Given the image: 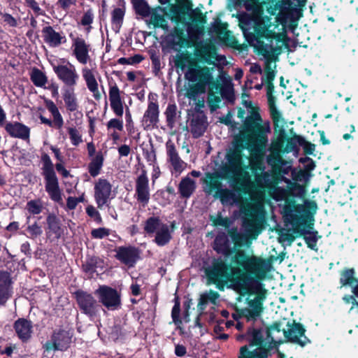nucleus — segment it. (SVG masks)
Masks as SVG:
<instances>
[{
    "label": "nucleus",
    "mask_w": 358,
    "mask_h": 358,
    "mask_svg": "<svg viewBox=\"0 0 358 358\" xmlns=\"http://www.w3.org/2000/svg\"><path fill=\"white\" fill-rule=\"evenodd\" d=\"M247 11L250 13H244L239 16V25L241 29L253 26L255 34H256L257 24L261 23L264 16V10L255 8Z\"/></svg>",
    "instance_id": "nucleus-25"
},
{
    "label": "nucleus",
    "mask_w": 358,
    "mask_h": 358,
    "mask_svg": "<svg viewBox=\"0 0 358 358\" xmlns=\"http://www.w3.org/2000/svg\"><path fill=\"white\" fill-rule=\"evenodd\" d=\"M48 225V233L54 234L55 238L59 239L64 234V229L62 227L60 219L54 213H49L46 217Z\"/></svg>",
    "instance_id": "nucleus-37"
},
{
    "label": "nucleus",
    "mask_w": 358,
    "mask_h": 358,
    "mask_svg": "<svg viewBox=\"0 0 358 358\" xmlns=\"http://www.w3.org/2000/svg\"><path fill=\"white\" fill-rule=\"evenodd\" d=\"M256 256L245 251H236L230 257L229 262L225 257L214 258L211 265L205 271L208 282L220 290L228 282L238 288Z\"/></svg>",
    "instance_id": "nucleus-2"
},
{
    "label": "nucleus",
    "mask_w": 358,
    "mask_h": 358,
    "mask_svg": "<svg viewBox=\"0 0 358 358\" xmlns=\"http://www.w3.org/2000/svg\"><path fill=\"white\" fill-rule=\"evenodd\" d=\"M358 278L353 267H345L340 272L339 282L341 287H350L357 282Z\"/></svg>",
    "instance_id": "nucleus-43"
},
{
    "label": "nucleus",
    "mask_w": 358,
    "mask_h": 358,
    "mask_svg": "<svg viewBox=\"0 0 358 358\" xmlns=\"http://www.w3.org/2000/svg\"><path fill=\"white\" fill-rule=\"evenodd\" d=\"M199 13L200 10L192 9V1L190 0H176V3L169 6L170 20L177 25H185Z\"/></svg>",
    "instance_id": "nucleus-11"
},
{
    "label": "nucleus",
    "mask_w": 358,
    "mask_h": 358,
    "mask_svg": "<svg viewBox=\"0 0 358 358\" xmlns=\"http://www.w3.org/2000/svg\"><path fill=\"white\" fill-rule=\"evenodd\" d=\"M185 95L189 99V105L192 108L188 110L189 119L190 133L193 138H198L206 132L208 127V118L202 110L205 107L204 97L202 94L206 91H185Z\"/></svg>",
    "instance_id": "nucleus-7"
},
{
    "label": "nucleus",
    "mask_w": 358,
    "mask_h": 358,
    "mask_svg": "<svg viewBox=\"0 0 358 358\" xmlns=\"http://www.w3.org/2000/svg\"><path fill=\"white\" fill-rule=\"evenodd\" d=\"M11 284L9 272L0 271V306H4L9 299Z\"/></svg>",
    "instance_id": "nucleus-35"
},
{
    "label": "nucleus",
    "mask_w": 358,
    "mask_h": 358,
    "mask_svg": "<svg viewBox=\"0 0 358 358\" xmlns=\"http://www.w3.org/2000/svg\"><path fill=\"white\" fill-rule=\"evenodd\" d=\"M131 3L136 15L143 17L150 15L151 7L146 0H131Z\"/></svg>",
    "instance_id": "nucleus-50"
},
{
    "label": "nucleus",
    "mask_w": 358,
    "mask_h": 358,
    "mask_svg": "<svg viewBox=\"0 0 358 358\" xmlns=\"http://www.w3.org/2000/svg\"><path fill=\"white\" fill-rule=\"evenodd\" d=\"M272 25H273V23L271 22V17L264 15L260 23L257 24V31L255 35H254V38L258 43V46H257L258 53L264 57L268 53V50L267 45L261 41L262 38H265L271 42L273 40L277 41H281L280 34L269 29Z\"/></svg>",
    "instance_id": "nucleus-12"
},
{
    "label": "nucleus",
    "mask_w": 358,
    "mask_h": 358,
    "mask_svg": "<svg viewBox=\"0 0 358 358\" xmlns=\"http://www.w3.org/2000/svg\"><path fill=\"white\" fill-rule=\"evenodd\" d=\"M42 163L41 175L44 180L45 191L52 201L56 203L62 201V191L55 170L63 178L71 177L70 171L64 166V163H55L54 164L50 157L47 153H42L41 156Z\"/></svg>",
    "instance_id": "nucleus-5"
},
{
    "label": "nucleus",
    "mask_w": 358,
    "mask_h": 358,
    "mask_svg": "<svg viewBox=\"0 0 358 358\" xmlns=\"http://www.w3.org/2000/svg\"><path fill=\"white\" fill-rule=\"evenodd\" d=\"M243 226L248 232L252 233L253 238H256L261 231L257 220L254 218L245 219Z\"/></svg>",
    "instance_id": "nucleus-60"
},
{
    "label": "nucleus",
    "mask_w": 358,
    "mask_h": 358,
    "mask_svg": "<svg viewBox=\"0 0 358 358\" xmlns=\"http://www.w3.org/2000/svg\"><path fill=\"white\" fill-rule=\"evenodd\" d=\"M43 41L50 47H58L66 43V38L62 33L57 32L52 26L48 25L42 29Z\"/></svg>",
    "instance_id": "nucleus-31"
},
{
    "label": "nucleus",
    "mask_w": 358,
    "mask_h": 358,
    "mask_svg": "<svg viewBox=\"0 0 358 358\" xmlns=\"http://www.w3.org/2000/svg\"><path fill=\"white\" fill-rule=\"evenodd\" d=\"M100 259L96 256H88L82 264V270L84 273L93 275L96 272Z\"/></svg>",
    "instance_id": "nucleus-49"
},
{
    "label": "nucleus",
    "mask_w": 358,
    "mask_h": 358,
    "mask_svg": "<svg viewBox=\"0 0 358 358\" xmlns=\"http://www.w3.org/2000/svg\"><path fill=\"white\" fill-rule=\"evenodd\" d=\"M14 330L23 343H27L33 335V323L25 318H19L13 323Z\"/></svg>",
    "instance_id": "nucleus-30"
},
{
    "label": "nucleus",
    "mask_w": 358,
    "mask_h": 358,
    "mask_svg": "<svg viewBox=\"0 0 358 358\" xmlns=\"http://www.w3.org/2000/svg\"><path fill=\"white\" fill-rule=\"evenodd\" d=\"M103 161L104 158L101 151L97 152L96 155L92 157L87 166L89 173L92 177L96 178L100 174L103 165Z\"/></svg>",
    "instance_id": "nucleus-46"
},
{
    "label": "nucleus",
    "mask_w": 358,
    "mask_h": 358,
    "mask_svg": "<svg viewBox=\"0 0 358 358\" xmlns=\"http://www.w3.org/2000/svg\"><path fill=\"white\" fill-rule=\"evenodd\" d=\"M162 224L159 216H150L145 220L144 230L148 234H152L159 230Z\"/></svg>",
    "instance_id": "nucleus-51"
},
{
    "label": "nucleus",
    "mask_w": 358,
    "mask_h": 358,
    "mask_svg": "<svg viewBox=\"0 0 358 358\" xmlns=\"http://www.w3.org/2000/svg\"><path fill=\"white\" fill-rule=\"evenodd\" d=\"M228 235L234 243L232 249L234 251L242 250L241 248L244 244L248 245V243H250V241H248V236L244 234L240 233L237 227L229 229L228 230Z\"/></svg>",
    "instance_id": "nucleus-42"
},
{
    "label": "nucleus",
    "mask_w": 358,
    "mask_h": 358,
    "mask_svg": "<svg viewBox=\"0 0 358 358\" xmlns=\"http://www.w3.org/2000/svg\"><path fill=\"white\" fill-rule=\"evenodd\" d=\"M167 125L169 129L175 127L177 115V107L175 104H168L165 111Z\"/></svg>",
    "instance_id": "nucleus-59"
},
{
    "label": "nucleus",
    "mask_w": 358,
    "mask_h": 358,
    "mask_svg": "<svg viewBox=\"0 0 358 358\" xmlns=\"http://www.w3.org/2000/svg\"><path fill=\"white\" fill-rule=\"evenodd\" d=\"M265 2L268 4V14L275 16L277 27L285 25L288 20L296 25V21L303 16L307 0H266Z\"/></svg>",
    "instance_id": "nucleus-6"
},
{
    "label": "nucleus",
    "mask_w": 358,
    "mask_h": 358,
    "mask_svg": "<svg viewBox=\"0 0 358 358\" xmlns=\"http://www.w3.org/2000/svg\"><path fill=\"white\" fill-rule=\"evenodd\" d=\"M301 224V223L299 226H294L295 228L294 229V232L298 234L299 236H303L306 243V245L308 248L317 250V242L318 238L321 236H317L318 232L317 231H309L305 229H300L299 227Z\"/></svg>",
    "instance_id": "nucleus-40"
},
{
    "label": "nucleus",
    "mask_w": 358,
    "mask_h": 358,
    "mask_svg": "<svg viewBox=\"0 0 358 358\" xmlns=\"http://www.w3.org/2000/svg\"><path fill=\"white\" fill-rule=\"evenodd\" d=\"M171 236L169 226L167 224H162L159 230L156 232V235L154 241L157 243V245L163 247L166 245L170 242Z\"/></svg>",
    "instance_id": "nucleus-47"
},
{
    "label": "nucleus",
    "mask_w": 358,
    "mask_h": 358,
    "mask_svg": "<svg viewBox=\"0 0 358 358\" xmlns=\"http://www.w3.org/2000/svg\"><path fill=\"white\" fill-rule=\"evenodd\" d=\"M247 334L249 335V342L250 346H258L261 348L264 345V338L261 329H255L253 327L247 329Z\"/></svg>",
    "instance_id": "nucleus-48"
},
{
    "label": "nucleus",
    "mask_w": 358,
    "mask_h": 358,
    "mask_svg": "<svg viewBox=\"0 0 358 358\" xmlns=\"http://www.w3.org/2000/svg\"><path fill=\"white\" fill-rule=\"evenodd\" d=\"M124 10L122 8L117 7L115 8L111 13V22L113 24V29L116 33L120 31L122 22H124Z\"/></svg>",
    "instance_id": "nucleus-52"
},
{
    "label": "nucleus",
    "mask_w": 358,
    "mask_h": 358,
    "mask_svg": "<svg viewBox=\"0 0 358 358\" xmlns=\"http://www.w3.org/2000/svg\"><path fill=\"white\" fill-rule=\"evenodd\" d=\"M282 322L280 321H275L273 322L270 326L266 328V339H270L272 341L275 346H279L285 343V340H275L273 336V332L277 331L280 332L282 331Z\"/></svg>",
    "instance_id": "nucleus-53"
},
{
    "label": "nucleus",
    "mask_w": 358,
    "mask_h": 358,
    "mask_svg": "<svg viewBox=\"0 0 358 358\" xmlns=\"http://www.w3.org/2000/svg\"><path fill=\"white\" fill-rule=\"evenodd\" d=\"M53 71L66 87L71 89L76 87L79 80V75L76 72L74 65L70 63H69V65H55L53 66Z\"/></svg>",
    "instance_id": "nucleus-19"
},
{
    "label": "nucleus",
    "mask_w": 358,
    "mask_h": 358,
    "mask_svg": "<svg viewBox=\"0 0 358 358\" xmlns=\"http://www.w3.org/2000/svg\"><path fill=\"white\" fill-rule=\"evenodd\" d=\"M248 304L250 308L240 309V317H244L248 321L256 320L263 310V304L255 299L248 300Z\"/></svg>",
    "instance_id": "nucleus-34"
},
{
    "label": "nucleus",
    "mask_w": 358,
    "mask_h": 358,
    "mask_svg": "<svg viewBox=\"0 0 358 358\" xmlns=\"http://www.w3.org/2000/svg\"><path fill=\"white\" fill-rule=\"evenodd\" d=\"M299 138H302L301 136L294 134L292 137H286V141L284 146V154H287L294 150H298V141Z\"/></svg>",
    "instance_id": "nucleus-61"
},
{
    "label": "nucleus",
    "mask_w": 358,
    "mask_h": 358,
    "mask_svg": "<svg viewBox=\"0 0 358 358\" xmlns=\"http://www.w3.org/2000/svg\"><path fill=\"white\" fill-rule=\"evenodd\" d=\"M63 99L66 108L69 111L75 112L78 110V99L73 91H65Z\"/></svg>",
    "instance_id": "nucleus-54"
},
{
    "label": "nucleus",
    "mask_w": 358,
    "mask_h": 358,
    "mask_svg": "<svg viewBox=\"0 0 358 358\" xmlns=\"http://www.w3.org/2000/svg\"><path fill=\"white\" fill-rule=\"evenodd\" d=\"M5 129L8 135L13 138L27 140L30 137V128L19 122H7L5 125Z\"/></svg>",
    "instance_id": "nucleus-32"
},
{
    "label": "nucleus",
    "mask_w": 358,
    "mask_h": 358,
    "mask_svg": "<svg viewBox=\"0 0 358 358\" xmlns=\"http://www.w3.org/2000/svg\"><path fill=\"white\" fill-rule=\"evenodd\" d=\"M135 190V197L137 201L143 207L148 206L150 201V188L145 169H143L141 174L137 178Z\"/></svg>",
    "instance_id": "nucleus-23"
},
{
    "label": "nucleus",
    "mask_w": 358,
    "mask_h": 358,
    "mask_svg": "<svg viewBox=\"0 0 358 358\" xmlns=\"http://www.w3.org/2000/svg\"><path fill=\"white\" fill-rule=\"evenodd\" d=\"M269 344L266 346L264 343L262 348L250 351L247 345H244L240 348L239 357L238 358H267L271 355L270 351L275 346L272 340H268Z\"/></svg>",
    "instance_id": "nucleus-29"
},
{
    "label": "nucleus",
    "mask_w": 358,
    "mask_h": 358,
    "mask_svg": "<svg viewBox=\"0 0 358 358\" xmlns=\"http://www.w3.org/2000/svg\"><path fill=\"white\" fill-rule=\"evenodd\" d=\"M154 96H157V94L152 92L149 94L150 101L142 119V124L145 130L157 127L159 122V106L157 102L152 101V99H154Z\"/></svg>",
    "instance_id": "nucleus-21"
},
{
    "label": "nucleus",
    "mask_w": 358,
    "mask_h": 358,
    "mask_svg": "<svg viewBox=\"0 0 358 358\" xmlns=\"http://www.w3.org/2000/svg\"><path fill=\"white\" fill-rule=\"evenodd\" d=\"M213 249L217 253L224 255L225 258L234 255L236 252L231 247L229 235L225 232L217 233L214 238Z\"/></svg>",
    "instance_id": "nucleus-26"
},
{
    "label": "nucleus",
    "mask_w": 358,
    "mask_h": 358,
    "mask_svg": "<svg viewBox=\"0 0 358 358\" xmlns=\"http://www.w3.org/2000/svg\"><path fill=\"white\" fill-rule=\"evenodd\" d=\"M271 171H259L255 178V184L260 192L266 190L271 197L276 201L288 199L287 189L279 186L285 182V176L289 174L291 168L271 167Z\"/></svg>",
    "instance_id": "nucleus-4"
},
{
    "label": "nucleus",
    "mask_w": 358,
    "mask_h": 358,
    "mask_svg": "<svg viewBox=\"0 0 358 358\" xmlns=\"http://www.w3.org/2000/svg\"><path fill=\"white\" fill-rule=\"evenodd\" d=\"M166 145L168 162H170L175 171L182 172L185 169L186 163L179 157L175 144L171 140H168Z\"/></svg>",
    "instance_id": "nucleus-33"
},
{
    "label": "nucleus",
    "mask_w": 358,
    "mask_h": 358,
    "mask_svg": "<svg viewBox=\"0 0 358 358\" xmlns=\"http://www.w3.org/2000/svg\"><path fill=\"white\" fill-rule=\"evenodd\" d=\"M273 257L263 258L256 256L248 272L245 275L239 287L241 292L245 294L252 295L255 293V300L263 304L266 299V289L264 288L262 281L266 279L268 273L272 268Z\"/></svg>",
    "instance_id": "nucleus-3"
},
{
    "label": "nucleus",
    "mask_w": 358,
    "mask_h": 358,
    "mask_svg": "<svg viewBox=\"0 0 358 358\" xmlns=\"http://www.w3.org/2000/svg\"><path fill=\"white\" fill-rule=\"evenodd\" d=\"M74 296L77 305L83 313L89 317H94L96 314L99 304L91 294L78 289L74 292Z\"/></svg>",
    "instance_id": "nucleus-18"
},
{
    "label": "nucleus",
    "mask_w": 358,
    "mask_h": 358,
    "mask_svg": "<svg viewBox=\"0 0 358 358\" xmlns=\"http://www.w3.org/2000/svg\"><path fill=\"white\" fill-rule=\"evenodd\" d=\"M221 179H224L218 172H207L206 173V178L203 180L209 187V192L215 191V196L219 198L222 204L231 203L236 201V195L235 192L227 188H222Z\"/></svg>",
    "instance_id": "nucleus-13"
},
{
    "label": "nucleus",
    "mask_w": 358,
    "mask_h": 358,
    "mask_svg": "<svg viewBox=\"0 0 358 358\" xmlns=\"http://www.w3.org/2000/svg\"><path fill=\"white\" fill-rule=\"evenodd\" d=\"M206 23V17L201 12L192 18L191 21L183 25L187 29L188 48H193L199 45L200 36L203 35L205 31L204 24Z\"/></svg>",
    "instance_id": "nucleus-16"
},
{
    "label": "nucleus",
    "mask_w": 358,
    "mask_h": 358,
    "mask_svg": "<svg viewBox=\"0 0 358 358\" xmlns=\"http://www.w3.org/2000/svg\"><path fill=\"white\" fill-rule=\"evenodd\" d=\"M45 106L47 109L52 113L53 120L44 117L42 115H39L41 122L47 124L48 127H54L55 129H60L64 124V120L60 114L57 107L52 100H46Z\"/></svg>",
    "instance_id": "nucleus-27"
},
{
    "label": "nucleus",
    "mask_w": 358,
    "mask_h": 358,
    "mask_svg": "<svg viewBox=\"0 0 358 358\" xmlns=\"http://www.w3.org/2000/svg\"><path fill=\"white\" fill-rule=\"evenodd\" d=\"M82 74L86 82L88 90H98V83L95 78L93 71L87 68L83 69Z\"/></svg>",
    "instance_id": "nucleus-57"
},
{
    "label": "nucleus",
    "mask_w": 358,
    "mask_h": 358,
    "mask_svg": "<svg viewBox=\"0 0 358 358\" xmlns=\"http://www.w3.org/2000/svg\"><path fill=\"white\" fill-rule=\"evenodd\" d=\"M265 1L266 0H243V7L245 10H250L257 8L258 9L265 10L268 13V6Z\"/></svg>",
    "instance_id": "nucleus-58"
},
{
    "label": "nucleus",
    "mask_w": 358,
    "mask_h": 358,
    "mask_svg": "<svg viewBox=\"0 0 358 358\" xmlns=\"http://www.w3.org/2000/svg\"><path fill=\"white\" fill-rule=\"evenodd\" d=\"M110 106L114 113L119 117L124 114V106L120 91H109Z\"/></svg>",
    "instance_id": "nucleus-45"
},
{
    "label": "nucleus",
    "mask_w": 358,
    "mask_h": 358,
    "mask_svg": "<svg viewBox=\"0 0 358 358\" xmlns=\"http://www.w3.org/2000/svg\"><path fill=\"white\" fill-rule=\"evenodd\" d=\"M31 81L37 87H43L48 81L46 75L40 69L34 68L31 71Z\"/></svg>",
    "instance_id": "nucleus-55"
},
{
    "label": "nucleus",
    "mask_w": 358,
    "mask_h": 358,
    "mask_svg": "<svg viewBox=\"0 0 358 358\" xmlns=\"http://www.w3.org/2000/svg\"><path fill=\"white\" fill-rule=\"evenodd\" d=\"M285 183L287 185L288 199L284 206L285 222H289L292 226H299L302 220V216L294 213H299L303 206L296 203L295 198H304L306 195V187L296 182H292L286 178Z\"/></svg>",
    "instance_id": "nucleus-8"
},
{
    "label": "nucleus",
    "mask_w": 358,
    "mask_h": 358,
    "mask_svg": "<svg viewBox=\"0 0 358 358\" xmlns=\"http://www.w3.org/2000/svg\"><path fill=\"white\" fill-rule=\"evenodd\" d=\"M27 209L31 214H39L43 210V206L39 200H31L27 203Z\"/></svg>",
    "instance_id": "nucleus-64"
},
{
    "label": "nucleus",
    "mask_w": 358,
    "mask_h": 358,
    "mask_svg": "<svg viewBox=\"0 0 358 358\" xmlns=\"http://www.w3.org/2000/svg\"><path fill=\"white\" fill-rule=\"evenodd\" d=\"M94 200L97 207L101 209L104 206H108L111 197L112 185L104 178H99L94 184Z\"/></svg>",
    "instance_id": "nucleus-20"
},
{
    "label": "nucleus",
    "mask_w": 358,
    "mask_h": 358,
    "mask_svg": "<svg viewBox=\"0 0 358 358\" xmlns=\"http://www.w3.org/2000/svg\"><path fill=\"white\" fill-rule=\"evenodd\" d=\"M165 42L168 48L177 50L178 48H189L187 35L184 29L178 26L174 27L170 33L166 36Z\"/></svg>",
    "instance_id": "nucleus-24"
},
{
    "label": "nucleus",
    "mask_w": 358,
    "mask_h": 358,
    "mask_svg": "<svg viewBox=\"0 0 358 358\" xmlns=\"http://www.w3.org/2000/svg\"><path fill=\"white\" fill-rule=\"evenodd\" d=\"M70 37L73 41V54L76 59L82 64H86L90 59V45L87 44L82 37L72 38V34L70 35Z\"/></svg>",
    "instance_id": "nucleus-28"
},
{
    "label": "nucleus",
    "mask_w": 358,
    "mask_h": 358,
    "mask_svg": "<svg viewBox=\"0 0 358 358\" xmlns=\"http://www.w3.org/2000/svg\"><path fill=\"white\" fill-rule=\"evenodd\" d=\"M287 134L283 129V126L277 129V131L274 129V137L271 140V143L268 148L269 155L266 157V163L271 167L291 168L289 162L285 161L283 157V150L285 149V143Z\"/></svg>",
    "instance_id": "nucleus-9"
},
{
    "label": "nucleus",
    "mask_w": 358,
    "mask_h": 358,
    "mask_svg": "<svg viewBox=\"0 0 358 358\" xmlns=\"http://www.w3.org/2000/svg\"><path fill=\"white\" fill-rule=\"evenodd\" d=\"M213 68L201 66L196 62L190 64V69H187L185 78L192 84L187 90H206L210 87L213 81Z\"/></svg>",
    "instance_id": "nucleus-10"
},
{
    "label": "nucleus",
    "mask_w": 358,
    "mask_h": 358,
    "mask_svg": "<svg viewBox=\"0 0 358 358\" xmlns=\"http://www.w3.org/2000/svg\"><path fill=\"white\" fill-rule=\"evenodd\" d=\"M298 143L303 148L304 154L306 155H313L315 150V145L308 141L304 137L299 138Z\"/></svg>",
    "instance_id": "nucleus-63"
},
{
    "label": "nucleus",
    "mask_w": 358,
    "mask_h": 358,
    "mask_svg": "<svg viewBox=\"0 0 358 358\" xmlns=\"http://www.w3.org/2000/svg\"><path fill=\"white\" fill-rule=\"evenodd\" d=\"M164 11L165 8L161 7V6H157L151 8L149 15L150 16V19L148 23L152 24L155 28L161 27L164 29H167L169 27L168 23L162 14Z\"/></svg>",
    "instance_id": "nucleus-36"
},
{
    "label": "nucleus",
    "mask_w": 358,
    "mask_h": 358,
    "mask_svg": "<svg viewBox=\"0 0 358 358\" xmlns=\"http://www.w3.org/2000/svg\"><path fill=\"white\" fill-rule=\"evenodd\" d=\"M73 332L64 328L55 329L52 335L51 339L48 340L43 345L45 351H66L72 343Z\"/></svg>",
    "instance_id": "nucleus-14"
},
{
    "label": "nucleus",
    "mask_w": 358,
    "mask_h": 358,
    "mask_svg": "<svg viewBox=\"0 0 358 358\" xmlns=\"http://www.w3.org/2000/svg\"><path fill=\"white\" fill-rule=\"evenodd\" d=\"M207 103L211 112H215L220 108L222 101V96L216 91H207Z\"/></svg>",
    "instance_id": "nucleus-56"
},
{
    "label": "nucleus",
    "mask_w": 358,
    "mask_h": 358,
    "mask_svg": "<svg viewBox=\"0 0 358 358\" xmlns=\"http://www.w3.org/2000/svg\"><path fill=\"white\" fill-rule=\"evenodd\" d=\"M99 302L109 310H117L121 308V294L113 287L101 285L96 291Z\"/></svg>",
    "instance_id": "nucleus-17"
},
{
    "label": "nucleus",
    "mask_w": 358,
    "mask_h": 358,
    "mask_svg": "<svg viewBox=\"0 0 358 358\" xmlns=\"http://www.w3.org/2000/svg\"><path fill=\"white\" fill-rule=\"evenodd\" d=\"M196 62L192 55L188 51L178 53L173 60L174 66L177 69H180L182 71L185 70L186 68L190 69L191 64Z\"/></svg>",
    "instance_id": "nucleus-44"
},
{
    "label": "nucleus",
    "mask_w": 358,
    "mask_h": 358,
    "mask_svg": "<svg viewBox=\"0 0 358 358\" xmlns=\"http://www.w3.org/2000/svg\"><path fill=\"white\" fill-rule=\"evenodd\" d=\"M208 90H234L232 80L225 73L221 72L216 80L213 78L211 87Z\"/></svg>",
    "instance_id": "nucleus-41"
},
{
    "label": "nucleus",
    "mask_w": 358,
    "mask_h": 358,
    "mask_svg": "<svg viewBox=\"0 0 358 358\" xmlns=\"http://www.w3.org/2000/svg\"><path fill=\"white\" fill-rule=\"evenodd\" d=\"M194 59L196 61L198 64H213V53L210 50V48L205 45H201L199 46H194Z\"/></svg>",
    "instance_id": "nucleus-38"
},
{
    "label": "nucleus",
    "mask_w": 358,
    "mask_h": 358,
    "mask_svg": "<svg viewBox=\"0 0 358 358\" xmlns=\"http://www.w3.org/2000/svg\"><path fill=\"white\" fill-rule=\"evenodd\" d=\"M274 78V71L270 67L266 69L264 71V76L262 78V83L264 84L266 86L265 90H274V85L273 83Z\"/></svg>",
    "instance_id": "nucleus-62"
},
{
    "label": "nucleus",
    "mask_w": 358,
    "mask_h": 358,
    "mask_svg": "<svg viewBox=\"0 0 358 358\" xmlns=\"http://www.w3.org/2000/svg\"><path fill=\"white\" fill-rule=\"evenodd\" d=\"M271 133L270 122L263 120L257 110H252L241 126L234 137V148L226 155L227 164L222 166L221 176L224 179L233 178V189L238 193H246L247 185L240 179L234 178L243 165V151L246 149L251 155L250 169L254 178L259 171L265 169L263 159L266 152Z\"/></svg>",
    "instance_id": "nucleus-1"
},
{
    "label": "nucleus",
    "mask_w": 358,
    "mask_h": 358,
    "mask_svg": "<svg viewBox=\"0 0 358 358\" xmlns=\"http://www.w3.org/2000/svg\"><path fill=\"white\" fill-rule=\"evenodd\" d=\"M287 329H282L286 342L296 344L302 348L310 343V340L306 336V329L304 325L295 320L287 322Z\"/></svg>",
    "instance_id": "nucleus-15"
},
{
    "label": "nucleus",
    "mask_w": 358,
    "mask_h": 358,
    "mask_svg": "<svg viewBox=\"0 0 358 358\" xmlns=\"http://www.w3.org/2000/svg\"><path fill=\"white\" fill-rule=\"evenodd\" d=\"M196 189L195 182L189 177L182 178L178 186V191L182 199L187 200L194 194Z\"/></svg>",
    "instance_id": "nucleus-39"
},
{
    "label": "nucleus",
    "mask_w": 358,
    "mask_h": 358,
    "mask_svg": "<svg viewBox=\"0 0 358 358\" xmlns=\"http://www.w3.org/2000/svg\"><path fill=\"white\" fill-rule=\"evenodd\" d=\"M115 258L128 267H134L141 259V251L134 246L119 247Z\"/></svg>",
    "instance_id": "nucleus-22"
}]
</instances>
